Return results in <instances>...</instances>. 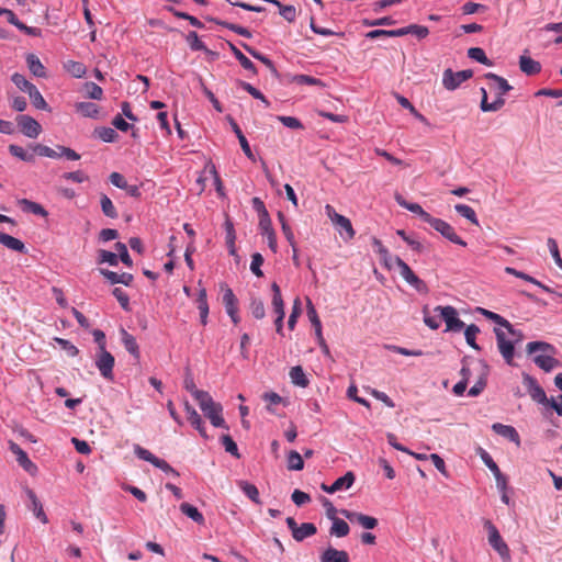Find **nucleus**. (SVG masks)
Listing matches in <instances>:
<instances>
[{
	"label": "nucleus",
	"instance_id": "nucleus-41",
	"mask_svg": "<svg viewBox=\"0 0 562 562\" xmlns=\"http://www.w3.org/2000/svg\"><path fill=\"white\" fill-rule=\"evenodd\" d=\"M454 210L460 216L467 218L474 225H479L476 213L471 206L467 204H456Z\"/></svg>",
	"mask_w": 562,
	"mask_h": 562
},
{
	"label": "nucleus",
	"instance_id": "nucleus-8",
	"mask_svg": "<svg viewBox=\"0 0 562 562\" xmlns=\"http://www.w3.org/2000/svg\"><path fill=\"white\" fill-rule=\"evenodd\" d=\"M285 522L288 528L291 530L293 539L297 542H301L317 532L316 526L312 522H303L297 525L293 517H288Z\"/></svg>",
	"mask_w": 562,
	"mask_h": 562
},
{
	"label": "nucleus",
	"instance_id": "nucleus-42",
	"mask_svg": "<svg viewBox=\"0 0 562 562\" xmlns=\"http://www.w3.org/2000/svg\"><path fill=\"white\" fill-rule=\"evenodd\" d=\"M476 312L480 313L481 315H483L484 317H486L487 319L494 322L495 324L502 326V327H510V323L504 318L503 316H501L499 314L497 313H494L492 311H488V310H485L483 307H477L476 308Z\"/></svg>",
	"mask_w": 562,
	"mask_h": 562
},
{
	"label": "nucleus",
	"instance_id": "nucleus-61",
	"mask_svg": "<svg viewBox=\"0 0 562 562\" xmlns=\"http://www.w3.org/2000/svg\"><path fill=\"white\" fill-rule=\"evenodd\" d=\"M115 249L117 251V257L126 266L131 267L133 265V261L131 259V256L127 251V247L125 244L121 243V241H117L115 244Z\"/></svg>",
	"mask_w": 562,
	"mask_h": 562
},
{
	"label": "nucleus",
	"instance_id": "nucleus-52",
	"mask_svg": "<svg viewBox=\"0 0 562 562\" xmlns=\"http://www.w3.org/2000/svg\"><path fill=\"white\" fill-rule=\"evenodd\" d=\"M528 353H535L536 351H551L554 352V347L546 341H530L526 346Z\"/></svg>",
	"mask_w": 562,
	"mask_h": 562
},
{
	"label": "nucleus",
	"instance_id": "nucleus-48",
	"mask_svg": "<svg viewBox=\"0 0 562 562\" xmlns=\"http://www.w3.org/2000/svg\"><path fill=\"white\" fill-rule=\"evenodd\" d=\"M213 22H215L216 24L218 25H222L235 33H237L238 35L240 36H244V37H247V38H250L252 35L250 33V31L244 26H240V25H237V24H234V23H229V22H226V21H221V20H216V19H212Z\"/></svg>",
	"mask_w": 562,
	"mask_h": 562
},
{
	"label": "nucleus",
	"instance_id": "nucleus-38",
	"mask_svg": "<svg viewBox=\"0 0 562 562\" xmlns=\"http://www.w3.org/2000/svg\"><path fill=\"white\" fill-rule=\"evenodd\" d=\"M229 48L232 53L234 54L235 58L239 61V64L245 68L246 70H249L254 74H256V67L255 64L245 56L234 44H229Z\"/></svg>",
	"mask_w": 562,
	"mask_h": 562
},
{
	"label": "nucleus",
	"instance_id": "nucleus-47",
	"mask_svg": "<svg viewBox=\"0 0 562 562\" xmlns=\"http://www.w3.org/2000/svg\"><path fill=\"white\" fill-rule=\"evenodd\" d=\"M468 56L469 58L486 66H492L493 64L492 60L487 58L484 49L481 47H471L468 50Z\"/></svg>",
	"mask_w": 562,
	"mask_h": 562
},
{
	"label": "nucleus",
	"instance_id": "nucleus-32",
	"mask_svg": "<svg viewBox=\"0 0 562 562\" xmlns=\"http://www.w3.org/2000/svg\"><path fill=\"white\" fill-rule=\"evenodd\" d=\"M289 375H290L291 382L294 385H297L300 387H306L308 385L310 381L306 378V374L304 373V370L301 366L292 367Z\"/></svg>",
	"mask_w": 562,
	"mask_h": 562
},
{
	"label": "nucleus",
	"instance_id": "nucleus-26",
	"mask_svg": "<svg viewBox=\"0 0 562 562\" xmlns=\"http://www.w3.org/2000/svg\"><path fill=\"white\" fill-rule=\"evenodd\" d=\"M122 342L125 349L135 358H139V347L133 335L127 333L124 328L121 329Z\"/></svg>",
	"mask_w": 562,
	"mask_h": 562
},
{
	"label": "nucleus",
	"instance_id": "nucleus-17",
	"mask_svg": "<svg viewBox=\"0 0 562 562\" xmlns=\"http://www.w3.org/2000/svg\"><path fill=\"white\" fill-rule=\"evenodd\" d=\"M321 562H349V555L344 550L327 548L319 557Z\"/></svg>",
	"mask_w": 562,
	"mask_h": 562
},
{
	"label": "nucleus",
	"instance_id": "nucleus-27",
	"mask_svg": "<svg viewBox=\"0 0 562 562\" xmlns=\"http://www.w3.org/2000/svg\"><path fill=\"white\" fill-rule=\"evenodd\" d=\"M480 366L482 367L481 376L479 378L476 383L469 390V393H468V395L472 396V397L481 394L482 391L484 390V387L486 386V376L488 373V366L486 364L485 361H480Z\"/></svg>",
	"mask_w": 562,
	"mask_h": 562
},
{
	"label": "nucleus",
	"instance_id": "nucleus-55",
	"mask_svg": "<svg viewBox=\"0 0 562 562\" xmlns=\"http://www.w3.org/2000/svg\"><path fill=\"white\" fill-rule=\"evenodd\" d=\"M239 86L245 90L247 91L251 97H254L255 99H258L260 100L261 102L265 103L266 106H269L270 105V102L267 100V98L261 93V91H259L257 88H255L254 86H251L250 83L248 82H245V81H239Z\"/></svg>",
	"mask_w": 562,
	"mask_h": 562
},
{
	"label": "nucleus",
	"instance_id": "nucleus-49",
	"mask_svg": "<svg viewBox=\"0 0 562 562\" xmlns=\"http://www.w3.org/2000/svg\"><path fill=\"white\" fill-rule=\"evenodd\" d=\"M95 135L105 143H113L119 134L112 127H100L94 131Z\"/></svg>",
	"mask_w": 562,
	"mask_h": 562
},
{
	"label": "nucleus",
	"instance_id": "nucleus-46",
	"mask_svg": "<svg viewBox=\"0 0 562 562\" xmlns=\"http://www.w3.org/2000/svg\"><path fill=\"white\" fill-rule=\"evenodd\" d=\"M9 153L23 160V161H26V162H33L35 160V157H34V154H31V153H27L23 147L19 146V145H10L9 146Z\"/></svg>",
	"mask_w": 562,
	"mask_h": 562
},
{
	"label": "nucleus",
	"instance_id": "nucleus-36",
	"mask_svg": "<svg viewBox=\"0 0 562 562\" xmlns=\"http://www.w3.org/2000/svg\"><path fill=\"white\" fill-rule=\"evenodd\" d=\"M356 476L353 472L348 471L345 475L338 477L333 484L331 490L342 491L349 490L355 483Z\"/></svg>",
	"mask_w": 562,
	"mask_h": 562
},
{
	"label": "nucleus",
	"instance_id": "nucleus-57",
	"mask_svg": "<svg viewBox=\"0 0 562 562\" xmlns=\"http://www.w3.org/2000/svg\"><path fill=\"white\" fill-rule=\"evenodd\" d=\"M33 151L40 156L48 157V158H59V151L42 144H35L33 146Z\"/></svg>",
	"mask_w": 562,
	"mask_h": 562
},
{
	"label": "nucleus",
	"instance_id": "nucleus-39",
	"mask_svg": "<svg viewBox=\"0 0 562 562\" xmlns=\"http://www.w3.org/2000/svg\"><path fill=\"white\" fill-rule=\"evenodd\" d=\"M180 510H181L182 514H184L186 516L190 517L196 524L202 525L204 522L203 515L193 505H191L189 503H182L180 505Z\"/></svg>",
	"mask_w": 562,
	"mask_h": 562
},
{
	"label": "nucleus",
	"instance_id": "nucleus-4",
	"mask_svg": "<svg viewBox=\"0 0 562 562\" xmlns=\"http://www.w3.org/2000/svg\"><path fill=\"white\" fill-rule=\"evenodd\" d=\"M435 312H438L440 317L445 321L446 331L459 333L465 327V324L459 318L456 307L451 305H439L435 307Z\"/></svg>",
	"mask_w": 562,
	"mask_h": 562
},
{
	"label": "nucleus",
	"instance_id": "nucleus-19",
	"mask_svg": "<svg viewBox=\"0 0 562 562\" xmlns=\"http://www.w3.org/2000/svg\"><path fill=\"white\" fill-rule=\"evenodd\" d=\"M505 272L507 274H512V276H514L516 278H519V279H522V280H525L527 282H530V283L539 286L541 290H543L547 293H555L550 286L543 284L542 282L538 281L533 277H531V276H529V274H527V273H525L522 271H519V270H517L515 268L506 267L505 268Z\"/></svg>",
	"mask_w": 562,
	"mask_h": 562
},
{
	"label": "nucleus",
	"instance_id": "nucleus-56",
	"mask_svg": "<svg viewBox=\"0 0 562 562\" xmlns=\"http://www.w3.org/2000/svg\"><path fill=\"white\" fill-rule=\"evenodd\" d=\"M304 468V462L301 454L296 451H291L288 457V469L300 471Z\"/></svg>",
	"mask_w": 562,
	"mask_h": 562
},
{
	"label": "nucleus",
	"instance_id": "nucleus-23",
	"mask_svg": "<svg viewBox=\"0 0 562 562\" xmlns=\"http://www.w3.org/2000/svg\"><path fill=\"white\" fill-rule=\"evenodd\" d=\"M19 205L23 212L32 213V214L38 215L41 217L48 216V212L40 203L33 202L31 200L21 199L19 201Z\"/></svg>",
	"mask_w": 562,
	"mask_h": 562
},
{
	"label": "nucleus",
	"instance_id": "nucleus-1",
	"mask_svg": "<svg viewBox=\"0 0 562 562\" xmlns=\"http://www.w3.org/2000/svg\"><path fill=\"white\" fill-rule=\"evenodd\" d=\"M194 400L210 422H225L222 417V405L215 402L207 392L198 393Z\"/></svg>",
	"mask_w": 562,
	"mask_h": 562
},
{
	"label": "nucleus",
	"instance_id": "nucleus-37",
	"mask_svg": "<svg viewBox=\"0 0 562 562\" xmlns=\"http://www.w3.org/2000/svg\"><path fill=\"white\" fill-rule=\"evenodd\" d=\"M76 111L85 117L95 119L99 114V108L93 102H78Z\"/></svg>",
	"mask_w": 562,
	"mask_h": 562
},
{
	"label": "nucleus",
	"instance_id": "nucleus-63",
	"mask_svg": "<svg viewBox=\"0 0 562 562\" xmlns=\"http://www.w3.org/2000/svg\"><path fill=\"white\" fill-rule=\"evenodd\" d=\"M99 262L100 263H109L110 266H117L119 263V257L116 254L112 252V251H109V250H104V249H101L99 250Z\"/></svg>",
	"mask_w": 562,
	"mask_h": 562
},
{
	"label": "nucleus",
	"instance_id": "nucleus-5",
	"mask_svg": "<svg viewBox=\"0 0 562 562\" xmlns=\"http://www.w3.org/2000/svg\"><path fill=\"white\" fill-rule=\"evenodd\" d=\"M115 359L114 357L106 350L105 347H102L101 350H98L94 364L98 368L100 374L109 381L113 380V368H114Z\"/></svg>",
	"mask_w": 562,
	"mask_h": 562
},
{
	"label": "nucleus",
	"instance_id": "nucleus-6",
	"mask_svg": "<svg viewBox=\"0 0 562 562\" xmlns=\"http://www.w3.org/2000/svg\"><path fill=\"white\" fill-rule=\"evenodd\" d=\"M496 344L504 361L508 366H513L515 357V344L507 338V334L501 328H494Z\"/></svg>",
	"mask_w": 562,
	"mask_h": 562
},
{
	"label": "nucleus",
	"instance_id": "nucleus-10",
	"mask_svg": "<svg viewBox=\"0 0 562 562\" xmlns=\"http://www.w3.org/2000/svg\"><path fill=\"white\" fill-rule=\"evenodd\" d=\"M16 123L20 131L30 138H36L42 132L41 124L30 115H18Z\"/></svg>",
	"mask_w": 562,
	"mask_h": 562
},
{
	"label": "nucleus",
	"instance_id": "nucleus-50",
	"mask_svg": "<svg viewBox=\"0 0 562 562\" xmlns=\"http://www.w3.org/2000/svg\"><path fill=\"white\" fill-rule=\"evenodd\" d=\"M187 42L192 50L195 52H207L206 46L202 41H200L199 35L196 32L191 31L187 35Z\"/></svg>",
	"mask_w": 562,
	"mask_h": 562
},
{
	"label": "nucleus",
	"instance_id": "nucleus-15",
	"mask_svg": "<svg viewBox=\"0 0 562 562\" xmlns=\"http://www.w3.org/2000/svg\"><path fill=\"white\" fill-rule=\"evenodd\" d=\"M395 200L402 207L408 210L409 212L418 215L423 222L428 223L432 217L429 213H427L418 203L407 202L402 195L396 194Z\"/></svg>",
	"mask_w": 562,
	"mask_h": 562
},
{
	"label": "nucleus",
	"instance_id": "nucleus-59",
	"mask_svg": "<svg viewBox=\"0 0 562 562\" xmlns=\"http://www.w3.org/2000/svg\"><path fill=\"white\" fill-rule=\"evenodd\" d=\"M183 386H184V389L188 392L191 393L193 398H195L198 396V393H202L203 392L202 390H199L195 386L193 375H192V373L189 370H187V373H186V376H184V380H183Z\"/></svg>",
	"mask_w": 562,
	"mask_h": 562
},
{
	"label": "nucleus",
	"instance_id": "nucleus-9",
	"mask_svg": "<svg viewBox=\"0 0 562 562\" xmlns=\"http://www.w3.org/2000/svg\"><path fill=\"white\" fill-rule=\"evenodd\" d=\"M427 224H429L435 231L440 233L445 238H447L451 243L460 245L462 247L467 246V243L457 235L454 228L446 221L432 216Z\"/></svg>",
	"mask_w": 562,
	"mask_h": 562
},
{
	"label": "nucleus",
	"instance_id": "nucleus-58",
	"mask_svg": "<svg viewBox=\"0 0 562 562\" xmlns=\"http://www.w3.org/2000/svg\"><path fill=\"white\" fill-rule=\"evenodd\" d=\"M263 261L265 260H263V257L261 254H259V252L252 254L251 262H250V270L255 276H257L259 278L263 276V272L261 270V266H262Z\"/></svg>",
	"mask_w": 562,
	"mask_h": 562
},
{
	"label": "nucleus",
	"instance_id": "nucleus-30",
	"mask_svg": "<svg viewBox=\"0 0 562 562\" xmlns=\"http://www.w3.org/2000/svg\"><path fill=\"white\" fill-rule=\"evenodd\" d=\"M331 527L329 529L330 536H335L337 538H342L349 535L350 528L349 525L338 517L331 519Z\"/></svg>",
	"mask_w": 562,
	"mask_h": 562
},
{
	"label": "nucleus",
	"instance_id": "nucleus-45",
	"mask_svg": "<svg viewBox=\"0 0 562 562\" xmlns=\"http://www.w3.org/2000/svg\"><path fill=\"white\" fill-rule=\"evenodd\" d=\"M479 333L480 328L475 324H471L464 327V337L467 344L475 350H480V346L475 341L476 335Z\"/></svg>",
	"mask_w": 562,
	"mask_h": 562
},
{
	"label": "nucleus",
	"instance_id": "nucleus-44",
	"mask_svg": "<svg viewBox=\"0 0 562 562\" xmlns=\"http://www.w3.org/2000/svg\"><path fill=\"white\" fill-rule=\"evenodd\" d=\"M11 81L23 92L29 93L35 88V85H33L31 81H29L24 75L14 72L11 76Z\"/></svg>",
	"mask_w": 562,
	"mask_h": 562
},
{
	"label": "nucleus",
	"instance_id": "nucleus-22",
	"mask_svg": "<svg viewBox=\"0 0 562 562\" xmlns=\"http://www.w3.org/2000/svg\"><path fill=\"white\" fill-rule=\"evenodd\" d=\"M481 93H482V100H481L480 108L483 112H496L504 106L505 100L501 99V98H495V100L493 102H488L487 101V92H486L485 88H481Z\"/></svg>",
	"mask_w": 562,
	"mask_h": 562
},
{
	"label": "nucleus",
	"instance_id": "nucleus-51",
	"mask_svg": "<svg viewBox=\"0 0 562 562\" xmlns=\"http://www.w3.org/2000/svg\"><path fill=\"white\" fill-rule=\"evenodd\" d=\"M134 453L136 454L137 458H139L140 460H144V461H147L149 463H151L154 467L155 464L157 463V461L159 460V458H157L155 454H153L149 450L143 448L142 446L139 445H135L134 446Z\"/></svg>",
	"mask_w": 562,
	"mask_h": 562
},
{
	"label": "nucleus",
	"instance_id": "nucleus-33",
	"mask_svg": "<svg viewBox=\"0 0 562 562\" xmlns=\"http://www.w3.org/2000/svg\"><path fill=\"white\" fill-rule=\"evenodd\" d=\"M64 69L74 78H82L86 75L87 68L83 63L76 60H67L64 63Z\"/></svg>",
	"mask_w": 562,
	"mask_h": 562
},
{
	"label": "nucleus",
	"instance_id": "nucleus-54",
	"mask_svg": "<svg viewBox=\"0 0 562 562\" xmlns=\"http://www.w3.org/2000/svg\"><path fill=\"white\" fill-rule=\"evenodd\" d=\"M250 312L255 318H257V319L263 318L266 315V308H265L263 302L260 299L252 297L251 302H250Z\"/></svg>",
	"mask_w": 562,
	"mask_h": 562
},
{
	"label": "nucleus",
	"instance_id": "nucleus-64",
	"mask_svg": "<svg viewBox=\"0 0 562 562\" xmlns=\"http://www.w3.org/2000/svg\"><path fill=\"white\" fill-rule=\"evenodd\" d=\"M548 248H549V251L551 254V256L553 257L554 259V262L557 263V266L559 268L562 269V258L560 256V251H559V247H558V243L554 238H548Z\"/></svg>",
	"mask_w": 562,
	"mask_h": 562
},
{
	"label": "nucleus",
	"instance_id": "nucleus-34",
	"mask_svg": "<svg viewBox=\"0 0 562 562\" xmlns=\"http://www.w3.org/2000/svg\"><path fill=\"white\" fill-rule=\"evenodd\" d=\"M237 485L249 499H251L256 504H261L259 491L256 487V485L244 480L238 481Z\"/></svg>",
	"mask_w": 562,
	"mask_h": 562
},
{
	"label": "nucleus",
	"instance_id": "nucleus-21",
	"mask_svg": "<svg viewBox=\"0 0 562 562\" xmlns=\"http://www.w3.org/2000/svg\"><path fill=\"white\" fill-rule=\"evenodd\" d=\"M519 67L527 76H533L541 71V64L525 55L519 58Z\"/></svg>",
	"mask_w": 562,
	"mask_h": 562
},
{
	"label": "nucleus",
	"instance_id": "nucleus-53",
	"mask_svg": "<svg viewBox=\"0 0 562 562\" xmlns=\"http://www.w3.org/2000/svg\"><path fill=\"white\" fill-rule=\"evenodd\" d=\"M29 97L31 99L32 104L38 110H47L48 104L43 98L42 93L35 87L32 91H30Z\"/></svg>",
	"mask_w": 562,
	"mask_h": 562
},
{
	"label": "nucleus",
	"instance_id": "nucleus-20",
	"mask_svg": "<svg viewBox=\"0 0 562 562\" xmlns=\"http://www.w3.org/2000/svg\"><path fill=\"white\" fill-rule=\"evenodd\" d=\"M331 222L336 225L338 228L340 235L346 233V238L351 239L355 236V231L352 228L351 222L349 218H347L344 215L335 214V217H331Z\"/></svg>",
	"mask_w": 562,
	"mask_h": 562
},
{
	"label": "nucleus",
	"instance_id": "nucleus-25",
	"mask_svg": "<svg viewBox=\"0 0 562 562\" xmlns=\"http://www.w3.org/2000/svg\"><path fill=\"white\" fill-rule=\"evenodd\" d=\"M196 303H198V310L200 312L201 324L206 325L207 316H209V303H207L206 290L204 288H201L199 290Z\"/></svg>",
	"mask_w": 562,
	"mask_h": 562
},
{
	"label": "nucleus",
	"instance_id": "nucleus-40",
	"mask_svg": "<svg viewBox=\"0 0 562 562\" xmlns=\"http://www.w3.org/2000/svg\"><path fill=\"white\" fill-rule=\"evenodd\" d=\"M396 100L404 109H407L418 121L426 125L429 124L428 120L416 110V108L411 103V101L407 98L401 94H396Z\"/></svg>",
	"mask_w": 562,
	"mask_h": 562
},
{
	"label": "nucleus",
	"instance_id": "nucleus-18",
	"mask_svg": "<svg viewBox=\"0 0 562 562\" xmlns=\"http://www.w3.org/2000/svg\"><path fill=\"white\" fill-rule=\"evenodd\" d=\"M100 273L110 281L111 284L122 283L126 286L133 282V276L131 273H117L108 269H101Z\"/></svg>",
	"mask_w": 562,
	"mask_h": 562
},
{
	"label": "nucleus",
	"instance_id": "nucleus-16",
	"mask_svg": "<svg viewBox=\"0 0 562 562\" xmlns=\"http://www.w3.org/2000/svg\"><path fill=\"white\" fill-rule=\"evenodd\" d=\"M492 429L495 434L515 442L516 446L520 445L519 435L513 426L505 424H493Z\"/></svg>",
	"mask_w": 562,
	"mask_h": 562
},
{
	"label": "nucleus",
	"instance_id": "nucleus-11",
	"mask_svg": "<svg viewBox=\"0 0 562 562\" xmlns=\"http://www.w3.org/2000/svg\"><path fill=\"white\" fill-rule=\"evenodd\" d=\"M340 514L346 519H348L350 522H352V524L356 522V524L360 525L361 527H363L364 529H374L378 526V519L376 518H374L372 516L364 515V514L359 513V512H351V510H348V509H341Z\"/></svg>",
	"mask_w": 562,
	"mask_h": 562
},
{
	"label": "nucleus",
	"instance_id": "nucleus-35",
	"mask_svg": "<svg viewBox=\"0 0 562 562\" xmlns=\"http://www.w3.org/2000/svg\"><path fill=\"white\" fill-rule=\"evenodd\" d=\"M224 227H225V232H226V246L228 248V252H229V255L235 256L236 255V247H235L236 234H235L234 225L229 218H226V221L224 223Z\"/></svg>",
	"mask_w": 562,
	"mask_h": 562
},
{
	"label": "nucleus",
	"instance_id": "nucleus-7",
	"mask_svg": "<svg viewBox=\"0 0 562 562\" xmlns=\"http://www.w3.org/2000/svg\"><path fill=\"white\" fill-rule=\"evenodd\" d=\"M473 76V71L471 69L452 71V69L448 68L442 74V86L449 90L453 91L458 89L462 82L467 81Z\"/></svg>",
	"mask_w": 562,
	"mask_h": 562
},
{
	"label": "nucleus",
	"instance_id": "nucleus-3",
	"mask_svg": "<svg viewBox=\"0 0 562 562\" xmlns=\"http://www.w3.org/2000/svg\"><path fill=\"white\" fill-rule=\"evenodd\" d=\"M395 265L400 269V273L402 278L411 285L413 286L417 292L427 294L429 289L425 281L419 279L414 271L409 268V266L402 260L400 257L395 256L394 258Z\"/></svg>",
	"mask_w": 562,
	"mask_h": 562
},
{
	"label": "nucleus",
	"instance_id": "nucleus-43",
	"mask_svg": "<svg viewBox=\"0 0 562 562\" xmlns=\"http://www.w3.org/2000/svg\"><path fill=\"white\" fill-rule=\"evenodd\" d=\"M100 205L105 216L110 218H116L119 216L112 200L106 194H101Z\"/></svg>",
	"mask_w": 562,
	"mask_h": 562
},
{
	"label": "nucleus",
	"instance_id": "nucleus-13",
	"mask_svg": "<svg viewBox=\"0 0 562 562\" xmlns=\"http://www.w3.org/2000/svg\"><path fill=\"white\" fill-rule=\"evenodd\" d=\"M9 448L13 454L16 456L18 463L29 473L36 471V465L29 459L27 454L20 448L18 443L9 440Z\"/></svg>",
	"mask_w": 562,
	"mask_h": 562
},
{
	"label": "nucleus",
	"instance_id": "nucleus-28",
	"mask_svg": "<svg viewBox=\"0 0 562 562\" xmlns=\"http://www.w3.org/2000/svg\"><path fill=\"white\" fill-rule=\"evenodd\" d=\"M26 64H27L29 70L35 77H38V78L46 77V69L37 56H35L34 54H29L26 56Z\"/></svg>",
	"mask_w": 562,
	"mask_h": 562
},
{
	"label": "nucleus",
	"instance_id": "nucleus-2",
	"mask_svg": "<svg viewBox=\"0 0 562 562\" xmlns=\"http://www.w3.org/2000/svg\"><path fill=\"white\" fill-rule=\"evenodd\" d=\"M484 528L487 531V539L491 547L501 555L504 561L510 560V551L507 543L503 540L498 529L491 520L484 521Z\"/></svg>",
	"mask_w": 562,
	"mask_h": 562
},
{
	"label": "nucleus",
	"instance_id": "nucleus-14",
	"mask_svg": "<svg viewBox=\"0 0 562 562\" xmlns=\"http://www.w3.org/2000/svg\"><path fill=\"white\" fill-rule=\"evenodd\" d=\"M25 494L30 501L29 508L33 512L35 517L40 519L43 524L48 522V518L43 509V505L41 501L37 498L35 492L29 487L25 488Z\"/></svg>",
	"mask_w": 562,
	"mask_h": 562
},
{
	"label": "nucleus",
	"instance_id": "nucleus-62",
	"mask_svg": "<svg viewBox=\"0 0 562 562\" xmlns=\"http://www.w3.org/2000/svg\"><path fill=\"white\" fill-rule=\"evenodd\" d=\"M479 452L484 464L493 472L494 476H499V468L492 457L482 448L479 449Z\"/></svg>",
	"mask_w": 562,
	"mask_h": 562
},
{
	"label": "nucleus",
	"instance_id": "nucleus-31",
	"mask_svg": "<svg viewBox=\"0 0 562 562\" xmlns=\"http://www.w3.org/2000/svg\"><path fill=\"white\" fill-rule=\"evenodd\" d=\"M533 362L546 372L552 371L559 364V361L549 355H538L533 358Z\"/></svg>",
	"mask_w": 562,
	"mask_h": 562
},
{
	"label": "nucleus",
	"instance_id": "nucleus-12",
	"mask_svg": "<svg viewBox=\"0 0 562 562\" xmlns=\"http://www.w3.org/2000/svg\"><path fill=\"white\" fill-rule=\"evenodd\" d=\"M485 79L490 80V90L493 91L496 98L504 99V94L513 89V87L508 83V81L493 72H487L484 75Z\"/></svg>",
	"mask_w": 562,
	"mask_h": 562
},
{
	"label": "nucleus",
	"instance_id": "nucleus-60",
	"mask_svg": "<svg viewBox=\"0 0 562 562\" xmlns=\"http://www.w3.org/2000/svg\"><path fill=\"white\" fill-rule=\"evenodd\" d=\"M86 93L90 99L101 100L103 95V90L100 86L94 82H86L85 83Z\"/></svg>",
	"mask_w": 562,
	"mask_h": 562
},
{
	"label": "nucleus",
	"instance_id": "nucleus-24",
	"mask_svg": "<svg viewBox=\"0 0 562 562\" xmlns=\"http://www.w3.org/2000/svg\"><path fill=\"white\" fill-rule=\"evenodd\" d=\"M0 243L9 249L14 251L26 254V247L20 239L0 232Z\"/></svg>",
	"mask_w": 562,
	"mask_h": 562
},
{
	"label": "nucleus",
	"instance_id": "nucleus-29",
	"mask_svg": "<svg viewBox=\"0 0 562 562\" xmlns=\"http://www.w3.org/2000/svg\"><path fill=\"white\" fill-rule=\"evenodd\" d=\"M224 291L223 293V304L225 306V311L227 314H234L235 310H238V301L231 288L227 285H222Z\"/></svg>",
	"mask_w": 562,
	"mask_h": 562
}]
</instances>
